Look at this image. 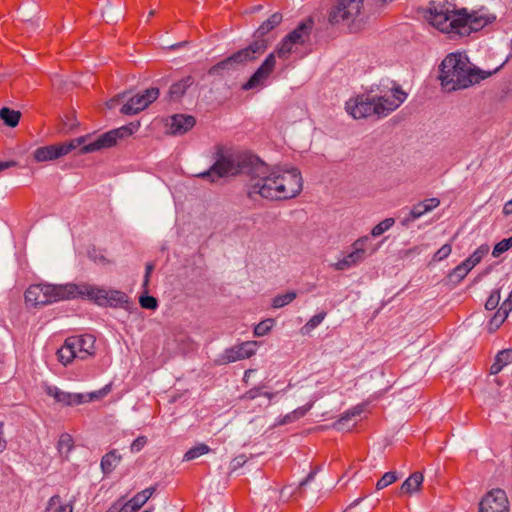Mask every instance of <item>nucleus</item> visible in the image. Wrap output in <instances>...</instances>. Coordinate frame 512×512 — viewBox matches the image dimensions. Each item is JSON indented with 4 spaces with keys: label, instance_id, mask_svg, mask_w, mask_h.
<instances>
[{
    "label": "nucleus",
    "instance_id": "nucleus-1",
    "mask_svg": "<svg viewBox=\"0 0 512 512\" xmlns=\"http://www.w3.org/2000/svg\"><path fill=\"white\" fill-rule=\"evenodd\" d=\"M236 175L246 178V194L250 199L260 196L268 200H288L299 195L303 189L298 168H271L250 154L220 155L208 170L197 176L215 183L220 178Z\"/></svg>",
    "mask_w": 512,
    "mask_h": 512
},
{
    "label": "nucleus",
    "instance_id": "nucleus-2",
    "mask_svg": "<svg viewBox=\"0 0 512 512\" xmlns=\"http://www.w3.org/2000/svg\"><path fill=\"white\" fill-rule=\"evenodd\" d=\"M472 68L468 58L461 53L447 55L440 65V80L449 91L467 88L489 76Z\"/></svg>",
    "mask_w": 512,
    "mask_h": 512
},
{
    "label": "nucleus",
    "instance_id": "nucleus-3",
    "mask_svg": "<svg viewBox=\"0 0 512 512\" xmlns=\"http://www.w3.org/2000/svg\"><path fill=\"white\" fill-rule=\"evenodd\" d=\"M78 286L75 283L61 285L33 284L25 291V300L33 306H43L52 302L77 298Z\"/></svg>",
    "mask_w": 512,
    "mask_h": 512
},
{
    "label": "nucleus",
    "instance_id": "nucleus-4",
    "mask_svg": "<svg viewBox=\"0 0 512 512\" xmlns=\"http://www.w3.org/2000/svg\"><path fill=\"white\" fill-rule=\"evenodd\" d=\"M264 53L265 44L263 41L252 42L246 48L236 51L231 56L210 67L208 74L224 76L226 73L237 70L240 66L256 61Z\"/></svg>",
    "mask_w": 512,
    "mask_h": 512
},
{
    "label": "nucleus",
    "instance_id": "nucleus-5",
    "mask_svg": "<svg viewBox=\"0 0 512 512\" xmlns=\"http://www.w3.org/2000/svg\"><path fill=\"white\" fill-rule=\"evenodd\" d=\"M429 14L430 23L442 32L458 34L459 27H465L460 19L461 10H457L454 3L432 2Z\"/></svg>",
    "mask_w": 512,
    "mask_h": 512
},
{
    "label": "nucleus",
    "instance_id": "nucleus-6",
    "mask_svg": "<svg viewBox=\"0 0 512 512\" xmlns=\"http://www.w3.org/2000/svg\"><path fill=\"white\" fill-rule=\"evenodd\" d=\"M298 51L295 44L291 40H288V36L286 35L278 45L276 52H272L266 57L260 67L243 85V89L249 90L256 88L269 77L276 65V54L280 59L287 60L291 54L298 53Z\"/></svg>",
    "mask_w": 512,
    "mask_h": 512
},
{
    "label": "nucleus",
    "instance_id": "nucleus-7",
    "mask_svg": "<svg viewBox=\"0 0 512 512\" xmlns=\"http://www.w3.org/2000/svg\"><path fill=\"white\" fill-rule=\"evenodd\" d=\"M77 286V298H88L100 306L117 308L128 303V296L122 291L106 290L87 283H80Z\"/></svg>",
    "mask_w": 512,
    "mask_h": 512
},
{
    "label": "nucleus",
    "instance_id": "nucleus-8",
    "mask_svg": "<svg viewBox=\"0 0 512 512\" xmlns=\"http://www.w3.org/2000/svg\"><path fill=\"white\" fill-rule=\"evenodd\" d=\"M85 140L86 136H82L70 141L39 147L33 152V158L36 162L58 159L80 147Z\"/></svg>",
    "mask_w": 512,
    "mask_h": 512
},
{
    "label": "nucleus",
    "instance_id": "nucleus-9",
    "mask_svg": "<svg viewBox=\"0 0 512 512\" xmlns=\"http://www.w3.org/2000/svg\"><path fill=\"white\" fill-rule=\"evenodd\" d=\"M363 10V0H338L330 10L328 20L331 24L344 22L350 24Z\"/></svg>",
    "mask_w": 512,
    "mask_h": 512
},
{
    "label": "nucleus",
    "instance_id": "nucleus-10",
    "mask_svg": "<svg viewBox=\"0 0 512 512\" xmlns=\"http://www.w3.org/2000/svg\"><path fill=\"white\" fill-rule=\"evenodd\" d=\"M133 133V129L129 126H123L118 129L108 131L97 137L96 140L87 144L81 145L80 154H87L95 152L104 148H110L117 143L119 138L129 136Z\"/></svg>",
    "mask_w": 512,
    "mask_h": 512
},
{
    "label": "nucleus",
    "instance_id": "nucleus-11",
    "mask_svg": "<svg viewBox=\"0 0 512 512\" xmlns=\"http://www.w3.org/2000/svg\"><path fill=\"white\" fill-rule=\"evenodd\" d=\"M346 111L354 119L367 118L369 116L377 117L376 102L373 97L367 94L357 95L349 99L345 105Z\"/></svg>",
    "mask_w": 512,
    "mask_h": 512
},
{
    "label": "nucleus",
    "instance_id": "nucleus-12",
    "mask_svg": "<svg viewBox=\"0 0 512 512\" xmlns=\"http://www.w3.org/2000/svg\"><path fill=\"white\" fill-rule=\"evenodd\" d=\"M373 98L376 102L377 118H382L395 111L406 100L407 93L397 86L392 89L390 96L384 95Z\"/></svg>",
    "mask_w": 512,
    "mask_h": 512
},
{
    "label": "nucleus",
    "instance_id": "nucleus-13",
    "mask_svg": "<svg viewBox=\"0 0 512 512\" xmlns=\"http://www.w3.org/2000/svg\"><path fill=\"white\" fill-rule=\"evenodd\" d=\"M369 240L368 236H363L357 239L352 244V252L346 255L343 259L333 264L335 270H347L351 267L357 266L364 261L366 257V244Z\"/></svg>",
    "mask_w": 512,
    "mask_h": 512
},
{
    "label": "nucleus",
    "instance_id": "nucleus-14",
    "mask_svg": "<svg viewBox=\"0 0 512 512\" xmlns=\"http://www.w3.org/2000/svg\"><path fill=\"white\" fill-rule=\"evenodd\" d=\"M159 96V89L158 88H149L146 89L142 94L135 95L131 97L126 104H124L120 111L123 114L126 115H134L142 110H144L146 107H148L149 104H151L153 101H155Z\"/></svg>",
    "mask_w": 512,
    "mask_h": 512
},
{
    "label": "nucleus",
    "instance_id": "nucleus-15",
    "mask_svg": "<svg viewBox=\"0 0 512 512\" xmlns=\"http://www.w3.org/2000/svg\"><path fill=\"white\" fill-rule=\"evenodd\" d=\"M460 19H463L465 27H459L458 34L469 35L472 31H479L486 25L493 23L496 17L492 14H478V12L468 14L465 9H462Z\"/></svg>",
    "mask_w": 512,
    "mask_h": 512
},
{
    "label": "nucleus",
    "instance_id": "nucleus-16",
    "mask_svg": "<svg viewBox=\"0 0 512 512\" xmlns=\"http://www.w3.org/2000/svg\"><path fill=\"white\" fill-rule=\"evenodd\" d=\"M479 512H509L507 495L502 489L488 492L479 504Z\"/></svg>",
    "mask_w": 512,
    "mask_h": 512
},
{
    "label": "nucleus",
    "instance_id": "nucleus-17",
    "mask_svg": "<svg viewBox=\"0 0 512 512\" xmlns=\"http://www.w3.org/2000/svg\"><path fill=\"white\" fill-rule=\"evenodd\" d=\"M44 391L47 395L53 397L56 402L65 406H74L86 402V396L84 394L64 392L56 386L46 385Z\"/></svg>",
    "mask_w": 512,
    "mask_h": 512
},
{
    "label": "nucleus",
    "instance_id": "nucleus-18",
    "mask_svg": "<svg viewBox=\"0 0 512 512\" xmlns=\"http://www.w3.org/2000/svg\"><path fill=\"white\" fill-rule=\"evenodd\" d=\"M75 346L78 358L85 360L95 354L96 339L91 334L75 335L69 337Z\"/></svg>",
    "mask_w": 512,
    "mask_h": 512
},
{
    "label": "nucleus",
    "instance_id": "nucleus-19",
    "mask_svg": "<svg viewBox=\"0 0 512 512\" xmlns=\"http://www.w3.org/2000/svg\"><path fill=\"white\" fill-rule=\"evenodd\" d=\"M313 26L314 21L311 18H308L287 34L288 40H291L299 50L300 47L309 43Z\"/></svg>",
    "mask_w": 512,
    "mask_h": 512
},
{
    "label": "nucleus",
    "instance_id": "nucleus-20",
    "mask_svg": "<svg viewBox=\"0 0 512 512\" xmlns=\"http://www.w3.org/2000/svg\"><path fill=\"white\" fill-rule=\"evenodd\" d=\"M257 342L246 341L239 345H235L225 351V359L227 362H236L238 360L250 358L255 354Z\"/></svg>",
    "mask_w": 512,
    "mask_h": 512
},
{
    "label": "nucleus",
    "instance_id": "nucleus-21",
    "mask_svg": "<svg viewBox=\"0 0 512 512\" xmlns=\"http://www.w3.org/2000/svg\"><path fill=\"white\" fill-rule=\"evenodd\" d=\"M282 19H283V16L281 13L279 12H275L274 14H272L266 21H264L260 26L259 28L255 31L254 33V41L253 42H258V41H263V43L265 44V51L267 50L268 48V40L265 38V36L270 32L272 31L273 29H275L278 25H280V23L282 22Z\"/></svg>",
    "mask_w": 512,
    "mask_h": 512
},
{
    "label": "nucleus",
    "instance_id": "nucleus-22",
    "mask_svg": "<svg viewBox=\"0 0 512 512\" xmlns=\"http://www.w3.org/2000/svg\"><path fill=\"white\" fill-rule=\"evenodd\" d=\"M195 118L191 115L176 114L172 116L170 123L171 134L181 135L192 129L195 125Z\"/></svg>",
    "mask_w": 512,
    "mask_h": 512
},
{
    "label": "nucleus",
    "instance_id": "nucleus-23",
    "mask_svg": "<svg viewBox=\"0 0 512 512\" xmlns=\"http://www.w3.org/2000/svg\"><path fill=\"white\" fill-rule=\"evenodd\" d=\"M424 477L419 471L412 473L401 485L399 494H412L421 489Z\"/></svg>",
    "mask_w": 512,
    "mask_h": 512
},
{
    "label": "nucleus",
    "instance_id": "nucleus-24",
    "mask_svg": "<svg viewBox=\"0 0 512 512\" xmlns=\"http://www.w3.org/2000/svg\"><path fill=\"white\" fill-rule=\"evenodd\" d=\"M122 456L118 453L116 449H113L106 453L100 463L101 470L104 475H108L114 471V469L121 462Z\"/></svg>",
    "mask_w": 512,
    "mask_h": 512
},
{
    "label": "nucleus",
    "instance_id": "nucleus-25",
    "mask_svg": "<svg viewBox=\"0 0 512 512\" xmlns=\"http://www.w3.org/2000/svg\"><path fill=\"white\" fill-rule=\"evenodd\" d=\"M72 343L69 337L66 338L64 344L57 351L58 360L65 366L70 364L75 358H78L75 346Z\"/></svg>",
    "mask_w": 512,
    "mask_h": 512
},
{
    "label": "nucleus",
    "instance_id": "nucleus-26",
    "mask_svg": "<svg viewBox=\"0 0 512 512\" xmlns=\"http://www.w3.org/2000/svg\"><path fill=\"white\" fill-rule=\"evenodd\" d=\"M194 83V79L192 76H186L180 81L171 85L169 89V97L171 100H179L186 92L187 88H189Z\"/></svg>",
    "mask_w": 512,
    "mask_h": 512
},
{
    "label": "nucleus",
    "instance_id": "nucleus-27",
    "mask_svg": "<svg viewBox=\"0 0 512 512\" xmlns=\"http://www.w3.org/2000/svg\"><path fill=\"white\" fill-rule=\"evenodd\" d=\"M314 401H311L307 403L304 406L298 407L294 411L286 414L283 419L279 422L281 425L289 424L294 421H297L298 419L304 417L308 411L313 407Z\"/></svg>",
    "mask_w": 512,
    "mask_h": 512
},
{
    "label": "nucleus",
    "instance_id": "nucleus-28",
    "mask_svg": "<svg viewBox=\"0 0 512 512\" xmlns=\"http://www.w3.org/2000/svg\"><path fill=\"white\" fill-rule=\"evenodd\" d=\"M157 484L154 486H151L149 488H146L140 492H138L131 500V503H133L138 509H140L156 492L157 490Z\"/></svg>",
    "mask_w": 512,
    "mask_h": 512
},
{
    "label": "nucleus",
    "instance_id": "nucleus-29",
    "mask_svg": "<svg viewBox=\"0 0 512 512\" xmlns=\"http://www.w3.org/2000/svg\"><path fill=\"white\" fill-rule=\"evenodd\" d=\"M21 117V113L19 111H15L4 107L0 110V118L3 122L9 127H15L18 125Z\"/></svg>",
    "mask_w": 512,
    "mask_h": 512
},
{
    "label": "nucleus",
    "instance_id": "nucleus-30",
    "mask_svg": "<svg viewBox=\"0 0 512 512\" xmlns=\"http://www.w3.org/2000/svg\"><path fill=\"white\" fill-rule=\"evenodd\" d=\"M211 451L210 447L204 443H200L192 448H190L185 454H184V460L185 461H191L194 460L201 455L207 454Z\"/></svg>",
    "mask_w": 512,
    "mask_h": 512
},
{
    "label": "nucleus",
    "instance_id": "nucleus-31",
    "mask_svg": "<svg viewBox=\"0 0 512 512\" xmlns=\"http://www.w3.org/2000/svg\"><path fill=\"white\" fill-rule=\"evenodd\" d=\"M425 213H427V210L422 202L415 204L410 210L409 215L403 219L402 225L407 226L409 223L420 218Z\"/></svg>",
    "mask_w": 512,
    "mask_h": 512
},
{
    "label": "nucleus",
    "instance_id": "nucleus-32",
    "mask_svg": "<svg viewBox=\"0 0 512 512\" xmlns=\"http://www.w3.org/2000/svg\"><path fill=\"white\" fill-rule=\"evenodd\" d=\"M509 312L500 307L489 322V331H496L506 320Z\"/></svg>",
    "mask_w": 512,
    "mask_h": 512
},
{
    "label": "nucleus",
    "instance_id": "nucleus-33",
    "mask_svg": "<svg viewBox=\"0 0 512 512\" xmlns=\"http://www.w3.org/2000/svg\"><path fill=\"white\" fill-rule=\"evenodd\" d=\"M74 447V441L70 434L63 433L57 444V449L60 454H68Z\"/></svg>",
    "mask_w": 512,
    "mask_h": 512
},
{
    "label": "nucleus",
    "instance_id": "nucleus-34",
    "mask_svg": "<svg viewBox=\"0 0 512 512\" xmlns=\"http://www.w3.org/2000/svg\"><path fill=\"white\" fill-rule=\"evenodd\" d=\"M297 297V294L295 291H289L285 294L277 295L274 297L272 306L274 308H282L285 305H288L292 301H294Z\"/></svg>",
    "mask_w": 512,
    "mask_h": 512
},
{
    "label": "nucleus",
    "instance_id": "nucleus-35",
    "mask_svg": "<svg viewBox=\"0 0 512 512\" xmlns=\"http://www.w3.org/2000/svg\"><path fill=\"white\" fill-rule=\"evenodd\" d=\"M398 480L396 472H386L376 483V489L382 490Z\"/></svg>",
    "mask_w": 512,
    "mask_h": 512
},
{
    "label": "nucleus",
    "instance_id": "nucleus-36",
    "mask_svg": "<svg viewBox=\"0 0 512 512\" xmlns=\"http://www.w3.org/2000/svg\"><path fill=\"white\" fill-rule=\"evenodd\" d=\"M395 221L393 218H386L383 221H381L379 224L374 226V228L371 231L372 236L378 237L382 235L384 232L389 230L393 225Z\"/></svg>",
    "mask_w": 512,
    "mask_h": 512
},
{
    "label": "nucleus",
    "instance_id": "nucleus-37",
    "mask_svg": "<svg viewBox=\"0 0 512 512\" xmlns=\"http://www.w3.org/2000/svg\"><path fill=\"white\" fill-rule=\"evenodd\" d=\"M273 324H274L273 319H266L264 321H261L260 323H258L255 326L254 335L256 337H261V336L268 334L270 332V330L272 329Z\"/></svg>",
    "mask_w": 512,
    "mask_h": 512
},
{
    "label": "nucleus",
    "instance_id": "nucleus-38",
    "mask_svg": "<svg viewBox=\"0 0 512 512\" xmlns=\"http://www.w3.org/2000/svg\"><path fill=\"white\" fill-rule=\"evenodd\" d=\"M512 247V236L498 242L492 251L493 257L497 258Z\"/></svg>",
    "mask_w": 512,
    "mask_h": 512
},
{
    "label": "nucleus",
    "instance_id": "nucleus-39",
    "mask_svg": "<svg viewBox=\"0 0 512 512\" xmlns=\"http://www.w3.org/2000/svg\"><path fill=\"white\" fill-rule=\"evenodd\" d=\"M461 264L457 265L448 275L451 282L460 283L468 274Z\"/></svg>",
    "mask_w": 512,
    "mask_h": 512
},
{
    "label": "nucleus",
    "instance_id": "nucleus-40",
    "mask_svg": "<svg viewBox=\"0 0 512 512\" xmlns=\"http://www.w3.org/2000/svg\"><path fill=\"white\" fill-rule=\"evenodd\" d=\"M112 389L111 384L105 385L98 391L91 392L89 394H84L86 396V402L95 401L104 398Z\"/></svg>",
    "mask_w": 512,
    "mask_h": 512
},
{
    "label": "nucleus",
    "instance_id": "nucleus-41",
    "mask_svg": "<svg viewBox=\"0 0 512 512\" xmlns=\"http://www.w3.org/2000/svg\"><path fill=\"white\" fill-rule=\"evenodd\" d=\"M140 306L144 309L155 310L158 307V301L155 297L141 295L139 298Z\"/></svg>",
    "mask_w": 512,
    "mask_h": 512
},
{
    "label": "nucleus",
    "instance_id": "nucleus-42",
    "mask_svg": "<svg viewBox=\"0 0 512 512\" xmlns=\"http://www.w3.org/2000/svg\"><path fill=\"white\" fill-rule=\"evenodd\" d=\"M490 247L487 244L479 246L471 255V259L479 264L484 256L488 254Z\"/></svg>",
    "mask_w": 512,
    "mask_h": 512
},
{
    "label": "nucleus",
    "instance_id": "nucleus-43",
    "mask_svg": "<svg viewBox=\"0 0 512 512\" xmlns=\"http://www.w3.org/2000/svg\"><path fill=\"white\" fill-rule=\"evenodd\" d=\"M452 252L451 244H444L440 249H438L433 255V261H442L446 259Z\"/></svg>",
    "mask_w": 512,
    "mask_h": 512
},
{
    "label": "nucleus",
    "instance_id": "nucleus-44",
    "mask_svg": "<svg viewBox=\"0 0 512 512\" xmlns=\"http://www.w3.org/2000/svg\"><path fill=\"white\" fill-rule=\"evenodd\" d=\"M327 313L325 311H322L313 317L305 324L304 328L308 330L315 329L318 325L321 324V322L325 319Z\"/></svg>",
    "mask_w": 512,
    "mask_h": 512
},
{
    "label": "nucleus",
    "instance_id": "nucleus-45",
    "mask_svg": "<svg viewBox=\"0 0 512 512\" xmlns=\"http://www.w3.org/2000/svg\"><path fill=\"white\" fill-rule=\"evenodd\" d=\"M499 301H500V291L494 290L488 297V299L485 303V308L487 310H494L498 306Z\"/></svg>",
    "mask_w": 512,
    "mask_h": 512
},
{
    "label": "nucleus",
    "instance_id": "nucleus-46",
    "mask_svg": "<svg viewBox=\"0 0 512 512\" xmlns=\"http://www.w3.org/2000/svg\"><path fill=\"white\" fill-rule=\"evenodd\" d=\"M496 361L501 364L503 367L510 364L512 362V351L511 350H502L496 355Z\"/></svg>",
    "mask_w": 512,
    "mask_h": 512
},
{
    "label": "nucleus",
    "instance_id": "nucleus-47",
    "mask_svg": "<svg viewBox=\"0 0 512 512\" xmlns=\"http://www.w3.org/2000/svg\"><path fill=\"white\" fill-rule=\"evenodd\" d=\"M148 442V439L146 436H138L131 444L130 446V450L131 452L133 453H137L139 451H141L145 445L147 444Z\"/></svg>",
    "mask_w": 512,
    "mask_h": 512
},
{
    "label": "nucleus",
    "instance_id": "nucleus-48",
    "mask_svg": "<svg viewBox=\"0 0 512 512\" xmlns=\"http://www.w3.org/2000/svg\"><path fill=\"white\" fill-rule=\"evenodd\" d=\"M262 395V391L260 387H254L248 391H246L242 396L241 399L245 400H253L257 398L258 396Z\"/></svg>",
    "mask_w": 512,
    "mask_h": 512
},
{
    "label": "nucleus",
    "instance_id": "nucleus-49",
    "mask_svg": "<svg viewBox=\"0 0 512 512\" xmlns=\"http://www.w3.org/2000/svg\"><path fill=\"white\" fill-rule=\"evenodd\" d=\"M421 202L425 206L427 212L432 211L440 205V200L438 198H429Z\"/></svg>",
    "mask_w": 512,
    "mask_h": 512
},
{
    "label": "nucleus",
    "instance_id": "nucleus-50",
    "mask_svg": "<svg viewBox=\"0 0 512 512\" xmlns=\"http://www.w3.org/2000/svg\"><path fill=\"white\" fill-rule=\"evenodd\" d=\"M139 509L131 503V500L127 501L121 508L116 506V512H137Z\"/></svg>",
    "mask_w": 512,
    "mask_h": 512
},
{
    "label": "nucleus",
    "instance_id": "nucleus-51",
    "mask_svg": "<svg viewBox=\"0 0 512 512\" xmlns=\"http://www.w3.org/2000/svg\"><path fill=\"white\" fill-rule=\"evenodd\" d=\"M318 471H319V467H318V466H317V467H315V468H313V469L309 472V474L307 475V477H306L304 480H302V481L300 482V487H303V486H305L306 484H308L310 481H312V480L315 478V476H316V474L318 473Z\"/></svg>",
    "mask_w": 512,
    "mask_h": 512
},
{
    "label": "nucleus",
    "instance_id": "nucleus-52",
    "mask_svg": "<svg viewBox=\"0 0 512 512\" xmlns=\"http://www.w3.org/2000/svg\"><path fill=\"white\" fill-rule=\"evenodd\" d=\"M362 412V409L360 407H355L353 408L352 410H349L345 413V416H343L341 420H348L350 419L351 417H355V416H358L360 415V413Z\"/></svg>",
    "mask_w": 512,
    "mask_h": 512
},
{
    "label": "nucleus",
    "instance_id": "nucleus-53",
    "mask_svg": "<svg viewBox=\"0 0 512 512\" xmlns=\"http://www.w3.org/2000/svg\"><path fill=\"white\" fill-rule=\"evenodd\" d=\"M460 264L462 267L465 268L466 272H470L477 265L476 262L473 261L470 256Z\"/></svg>",
    "mask_w": 512,
    "mask_h": 512
},
{
    "label": "nucleus",
    "instance_id": "nucleus-54",
    "mask_svg": "<svg viewBox=\"0 0 512 512\" xmlns=\"http://www.w3.org/2000/svg\"><path fill=\"white\" fill-rule=\"evenodd\" d=\"M154 269V264L149 262L146 264V271H145V279H144V286H147L149 283V278Z\"/></svg>",
    "mask_w": 512,
    "mask_h": 512
},
{
    "label": "nucleus",
    "instance_id": "nucleus-55",
    "mask_svg": "<svg viewBox=\"0 0 512 512\" xmlns=\"http://www.w3.org/2000/svg\"><path fill=\"white\" fill-rule=\"evenodd\" d=\"M60 502H61V497L59 495L52 496L48 501L47 510L53 509V507L60 504Z\"/></svg>",
    "mask_w": 512,
    "mask_h": 512
},
{
    "label": "nucleus",
    "instance_id": "nucleus-56",
    "mask_svg": "<svg viewBox=\"0 0 512 512\" xmlns=\"http://www.w3.org/2000/svg\"><path fill=\"white\" fill-rule=\"evenodd\" d=\"M55 512H73V504L67 503L63 505H59Z\"/></svg>",
    "mask_w": 512,
    "mask_h": 512
},
{
    "label": "nucleus",
    "instance_id": "nucleus-57",
    "mask_svg": "<svg viewBox=\"0 0 512 512\" xmlns=\"http://www.w3.org/2000/svg\"><path fill=\"white\" fill-rule=\"evenodd\" d=\"M503 369V366L499 364L496 360L490 367V373L493 375L498 374Z\"/></svg>",
    "mask_w": 512,
    "mask_h": 512
},
{
    "label": "nucleus",
    "instance_id": "nucleus-58",
    "mask_svg": "<svg viewBox=\"0 0 512 512\" xmlns=\"http://www.w3.org/2000/svg\"><path fill=\"white\" fill-rule=\"evenodd\" d=\"M246 462L245 456L241 455L233 460V468L236 469Z\"/></svg>",
    "mask_w": 512,
    "mask_h": 512
},
{
    "label": "nucleus",
    "instance_id": "nucleus-59",
    "mask_svg": "<svg viewBox=\"0 0 512 512\" xmlns=\"http://www.w3.org/2000/svg\"><path fill=\"white\" fill-rule=\"evenodd\" d=\"M503 214L506 216L512 214V199L505 203L503 207Z\"/></svg>",
    "mask_w": 512,
    "mask_h": 512
},
{
    "label": "nucleus",
    "instance_id": "nucleus-60",
    "mask_svg": "<svg viewBox=\"0 0 512 512\" xmlns=\"http://www.w3.org/2000/svg\"><path fill=\"white\" fill-rule=\"evenodd\" d=\"M6 448V440L4 439L2 432V424L0 423V453Z\"/></svg>",
    "mask_w": 512,
    "mask_h": 512
},
{
    "label": "nucleus",
    "instance_id": "nucleus-61",
    "mask_svg": "<svg viewBox=\"0 0 512 512\" xmlns=\"http://www.w3.org/2000/svg\"><path fill=\"white\" fill-rule=\"evenodd\" d=\"M15 165H16V163L14 161L0 162V171H3L5 169L10 168Z\"/></svg>",
    "mask_w": 512,
    "mask_h": 512
},
{
    "label": "nucleus",
    "instance_id": "nucleus-62",
    "mask_svg": "<svg viewBox=\"0 0 512 512\" xmlns=\"http://www.w3.org/2000/svg\"><path fill=\"white\" fill-rule=\"evenodd\" d=\"M368 495L367 494H363L362 496H360L359 498H357L356 500H354L348 508H352V507H355L357 505H359Z\"/></svg>",
    "mask_w": 512,
    "mask_h": 512
},
{
    "label": "nucleus",
    "instance_id": "nucleus-63",
    "mask_svg": "<svg viewBox=\"0 0 512 512\" xmlns=\"http://www.w3.org/2000/svg\"><path fill=\"white\" fill-rule=\"evenodd\" d=\"M262 395L269 398V399H272L274 394L273 393H269V392H262Z\"/></svg>",
    "mask_w": 512,
    "mask_h": 512
},
{
    "label": "nucleus",
    "instance_id": "nucleus-64",
    "mask_svg": "<svg viewBox=\"0 0 512 512\" xmlns=\"http://www.w3.org/2000/svg\"><path fill=\"white\" fill-rule=\"evenodd\" d=\"M106 512H116V504L112 505Z\"/></svg>",
    "mask_w": 512,
    "mask_h": 512
}]
</instances>
